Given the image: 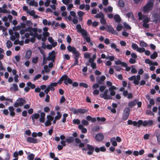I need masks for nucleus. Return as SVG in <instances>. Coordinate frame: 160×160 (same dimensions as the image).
Listing matches in <instances>:
<instances>
[{
    "instance_id": "nucleus-1",
    "label": "nucleus",
    "mask_w": 160,
    "mask_h": 160,
    "mask_svg": "<svg viewBox=\"0 0 160 160\" xmlns=\"http://www.w3.org/2000/svg\"><path fill=\"white\" fill-rule=\"evenodd\" d=\"M67 48L69 52H71L74 55V59H78L80 56V54L77 49L74 47L68 45Z\"/></svg>"
},
{
    "instance_id": "nucleus-2",
    "label": "nucleus",
    "mask_w": 160,
    "mask_h": 160,
    "mask_svg": "<svg viewBox=\"0 0 160 160\" xmlns=\"http://www.w3.org/2000/svg\"><path fill=\"white\" fill-rule=\"evenodd\" d=\"M74 140L76 143L79 144L78 145L79 148L83 147L84 146V144L81 142V140L78 138H76L74 139L72 137H69L66 139V141L68 143H70L73 142Z\"/></svg>"
},
{
    "instance_id": "nucleus-3",
    "label": "nucleus",
    "mask_w": 160,
    "mask_h": 160,
    "mask_svg": "<svg viewBox=\"0 0 160 160\" xmlns=\"http://www.w3.org/2000/svg\"><path fill=\"white\" fill-rule=\"evenodd\" d=\"M154 0H149L147 4L143 8V10L145 12H148L152 10Z\"/></svg>"
},
{
    "instance_id": "nucleus-4",
    "label": "nucleus",
    "mask_w": 160,
    "mask_h": 160,
    "mask_svg": "<svg viewBox=\"0 0 160 160\" xmlns=\"http://www.w3.org/2000/svg\"><path fill=\"white\" fill-rule=\"evenodd\" d=\"M106 85L109 87H110L108 88V90L110 92L111 95L114 96L116 94L115 90L116 89V88L114 86H112V83L109 81L106 82Z\"/></svg>"
},
{
    "instance_id": "nucleus-5",
    "label": "nucleus",
    "mask_w": 160,
    "mask_h": 160,
    "mask_svg": "<svg viewBox=\"0 0 160 160\" xmlns=\"http://www.w3.org/2000/svg\"><path fill=\"white\" fill-rule=\"evenodd\" d=\"M26 103V102L24 99L22 98H18L14 103L13 106L15 108L22 107Z\"/></svg>"
},
{
    "instance_id": "nucleus-6",
    "label": "nucleus",
    "mask_w": 160,
    "mask_h": 160,
    "mask_svg": "<svg viewBox=\"0 0 160 160\" xmlns=\"http://www.w3.org/2000/svg\"><path fill=\"white\" fill-rule=\"evenodd\" d=\"M109 91L108 89H106L103 93L100 94V97L102 98H103L105 99H112V98L110 94H109Z\"/></svg>"
},
{
    "instance_id": "nucleus-7",
    "label": "nucleus",
    "mask_w": 160,
    "mask_h": 160,
    "mask_svg": "<svg viewBox=\"0 0 160 160\" xmlns=\"http://www.w3.org/2000/svg\"><path fill=\"white\" fill-rule=\"evenodd\" d=\"M153 122L152 120H145L143 121L142 120H138V127L142 125L143 126H146L147 125L150 126L153 124Z\"/></svg>"
},
{
    "instance_id": "nucleus-8",
    "label": "nucleus",
    "mask_w": 160,
    "mask_h": 160,
    "mask_svg": "<svg viewBox=\"0 0 160 160\" xmlns=\"http://www.w3.org/2000/svg\"><path fill=\"white\" fill-rule=\"evenodd\" d=\"M27 30L30 32L31 36L35 37L37 35L38 29L36 28H33L31 27H29L27 28Z\"/></svg>"
},
{
    "instance_id": "nucleus-9",
    "label": "nucleus",
    "mask_w": 160,
    "mask_h": 160,
    "mask_svg": "<svg viewBox=\"0 0 160 160\" xmlns=\"http://www.w3.org/2000/svg\"><path fill=\"white\" fill-rule=\"evenodd\" d=\"M130 109L129 107H126L123 110L122 118L124 120L127 119L129 116Z\"/></svg>"
},
{
    "instance_id": "nucleus-10",
    "label": "nucleus",
    "mask_w": 160,
    "mask_h": 160,
    "mask_svg": "<svg viewBox=\"0 0 160 160\" xmlns=\"http://www.w3.org/2000/svg\"><path fill=\"white\" fill-rule=\"evenodd\" d=\"M77 31L81 34L82 36H86L87 35V32L84 29L82 28L80 24H77L76 26Z\"/></svg>"
},
{
    "instance_id": "nucleus-11",
    "label": "nucleus",
    "mask_w": 160,
    "mask_h": 160,
    "mask_svg": "<svg viewBox=\"0 0 160 160\" xmlns=\"http://www.w3.org/2000/svg\"><path fill=\"white\" fill-rule=\"evenodd\" d=\"M62 78L64 79V82L66 85H68V83L72 84V80L66 75H63L62 77Z\"/></svg>"
},
{
    "instance_id": "nucleus-12",
    "label": "nucleus",
    "mask_w": 160,
    "mask_h": 160,
    "mask_svg": "<svg viewBox=\"0 0 160 160\" xmlns=\"http://www.w3.org/2000/svg\"><path fill=\"white\" fill-rule=\"evenodd\" d=\"M55 52L52 51L49 54L47 58V60L48 61L51 60L52 62H54L55 58Z\"/></svg>"
},
{
    "instance_id": "nucleus-13",
    "label": "nucleus",
    "mask_w": 160,
    "mask_h": 160,
    "mask_svg": "<svg viewBox=\"0 0 160 160\" xmlns=\"http://www.w3.org/2000/svg\"><path fill=\"white\" fill-rule=\"evenodd\" d=\"M106 77L104 75H102L101 77L97 76L96 78L97 82L100 84H103L104 81Z\"/></svg>"
},
{
    "instance_id": "nucleus-14",
    "label": "nucleus",
    "mask_w": 160,
    "mask_h": 160,
    "mask_svg": "<svg viewBox=\"0 0 160 160\" xmlns=\"http://www.w3.org/2000/svg\"><path fill=\"white\" fill-rule=\"evenodd\" d=\"M27 141L30 143H36L39 142V140L38 139L31 137H28Z\"/></svg>"
},
{
    "instance_id": "nucleus-15",
    "label": "nucleus",
    "mask_w": 160,
    "mask_h": 160,
    "mask_svg": "<svg viewBox=\"0 0 160 160\" xmlns=\"http://www.w3.org/2000/svg\"><path fill=\"white\" fill-rule=\"evenodd\" d=\"M107 31L115 35H117L118 34L117 32L110 26H109L107 27Z\"/></svg>"
},
{
    "instance_id": "nucleus-16",
    "label": "nucleus",
    "mask_w": 160,
    "mask_h": 160,
    "mask_svg": "<svg viewBox=\"0 0 160 160\" xmlns=\"http://www.w3.org/2000/svg\"><path fill=\"white\" fill-rule=\"evenodd\" d=\"M104 138L103 135L101 133L97 134L95 136V139L97 141H101Z\"/></svg>"
},
{
    "instance_id": "nucleus-17",
    "label": "nucleus",
    "mask_w": 160,
    "mask_h": 160,
    "mask_svg": "<svg viewBox=\"0 0 160 160\" xmlns=\"http://www.w3.org/2000/svg\"><path fill=\"white\" fill-rule=\"evenodd\" d=\"M138 101V99H136L133 101H130L128 103V106L131 108H132L137 104Z\"/></svg>"
},
{
    "instance_id": "nucleus-18",
    "label": "nucleus",
    "mask_w": 160,
    "mask_h": 160,
    "mask_svg": "<svg viewBox=\"0 0 160 160\" xmlns=\"http://www.w3.org/2000/svg\"><path fill=\"white\" fill-rule=\"evenodd\" d=\"M8 109L10 112V115L11 117L15 116V113L14 112V108L13 107L11 106L8 107Z\"/></svg>"
},
{
    "instance_id": "nucleus-19",
    "label": "nucleus",
    "mask_w": 160,
    "mask_h": 160,
    "mask_svg": "<svg viewBox=\"0 0 160 160\" xmlns=\"http://www.w3.org/2000/svg\"><path fill=\"white\" fill-rule=\"evenodd\" d=\"M10 89L12 91L15 92L18 90V88L16 84L13 83L12 86L10 87Z\"/></svg>"
},
{
    "instance_id": "nucleus-20",
    "label": "nucleus",
    "mask_w": 160,
    "mask_h": 160,
    "mask_svg": "<svg viewBox=\"0 0 160 160\" xmlns=\"http://www.w3.org/2000/svg\"><path fill=\"white\" fill-rule=\"evenodd\" d=\"M32 54V52L30 50H28L26 52L25 56V58L26 59H29L31 56Z\"/></svg>"
},
{
    "instance_id": "nucleus-21",
    "label": "nucleus",
    "mask_w": 160,
    "mask_h": 160,
    "mask_svg": "<svg viewBox=\"0 0 160 160\" xmlns=\"http://www.w3.org/2000/svg\"><path fill=\"white\" fill-rule=\"evenodd\" d=\"M78 128L80 130H81L82 132L83 133H85L87 131V129L85 128H84L82 124L79 125Z\"/></svg>"
},
{
    "instance_id": "nucleus-22",
    "label": "nucleus",
    "mask_w": 160,
    "mask_h": 160,
    "mask_svg": "<svg viewBox=\"0 0 160 160\" xmlns=\"http://www.w3.org/2000/svg\"><path fill=\"white\" fill-rule=\"evenodd\" d=\"M114 19L115 22L118 23L120 22L121 20V18L118 14H115L114 16Z\"/></svg>"
},
{
    "instance_id": "nucleus-23",
    "label": "nucleus",
    "mask_w": 160,
    "mask_h": 160,
    "mask_svg": "<svg viewBox=\"0 0 160 160\" xmlns=\"http://www.w3.org/2000/svg\"><path fill=\"white\" fill-rule=\"evenodd\" d=\"M106 150V148L104 147H101L100 148L96 147L95 149V151L97 152H99L100 151L104 152Z\"/></svg>"
},
{
    "instance_id": "nucleus-24",
    "label": "nucleus",
    "mask_w": 160,
    "mask_h": 160,
    "mask_svg": "<svg viewBox=\"0 0 160 160\" xmlns=\"http://www.w3.org/2000/svg\"><path fill=\"white\" fill-rule=\"evenodd\" d=\"M86 119L88 121H91L92 122H95L96 121V119L95 118H92L90 116H88L86 117Z\"/></svg>"
},
{
    "instance_id": "nucleus-25",
    "label": "nucleus",
    "mask_w": 160,
    "mask_h": 160,
    "mask_svg": "<svg viewBox=\"0 0 160 160\" xmlns=\"http://www.w3.org/2000/svg\"><path fill=\"white\" fill-rule=\"evenodd\" d=\"M111 47L112 49H115L117 52H120L119 49L118 48L117 46L115 43H112L111 45Z\"/></svg>"
},
{
    "instance_id": "nucleus-26",
    "label": "nucleus",
    "mask_w": 160,
    "mask_h": 160,
    "mask_svg": "<svg viewBox=\"0 0 160 160\" xmlns=\"http://www.w3.org/2000/svg\"><path fill=\"white\" fill-rule=\"evenodd\" d=\"M158 14L157 13H155L152 15V17L154 18V21L156 23H157L158 20Z\"/></svg>"
},
{
    "instance_id": "nucleus-27",
    "label": "nucleus",
    "mask_w": 160,
    "mask_h": 160,
    "mask_svg": "<svg viewBox=\"0 0 160 160\" xmlns=\"http://www.w3.org/2000/svg\"><path fill=\"white\" fill-rule=\"evenodd\" d=\"M110 141L111 142L112 145L114 147L116 146L117 145V141L115 137L111 138L110 139Z\"/></svg>"
},
{
    "instance_id": "nucleus-28",
    "label": "nucleus",
    "mask_w": 160,
    "mask_h": 160,
    "mask_svg": "<svg viewBox=\"0 0 160 160\" xmlns=\"http://www.w3.org/2000/svg\"><path fill=\"white\" fill-rule=\"evenodd\" d=\"M40 117V115L38 113H35L32 116V119L33 121H34L35 119H38Z\"/></svg>"
},
{
    "instance_id": "nucleus-29",
    "label": "nucleus",
    "mask_w": 160,
    "mask_h": 160,
    "mask_svg": "<svg viewBox=\"0 0 160 160\" xmlns=\"http://www.w3.org/2000/svg\"><path fill=\"white\" fill-rule=\"evenodd\" d=\"M29 4L30 6H34L35 7H37L38 5V3L37 2H35L34 0H33L30 1L29 3Z\"/></svg>"
},
{
    "instance_id": "nucleus-30",
    "label": "nucleus",
    "mask_w": 160,
    "mask_h": 160,
    "mask_svg": "<svg viewBox=\"0 0 160 160\" xmlns=\"http://www.w3.org/2000/svg\"><path fill=\"white\" fill-rule=\"evenodd\" d=\"M104 15L102 12H100L97 13L94 16V17L96 18H101L104 16Z\"/></svg>"
},
{
    "instance_id": "nucleus-31",
    "label": "nucleus",
    "mask_w": 160,
    "mask_h": 160,
    "mask_svg": "<svg viewBox=\"0 0 160 160\" xmlns=\"http://www.w3.org/2000/svg\"><path fill=\"white\" fill-rule=\"evenodd\" d=\"M138 18L139 20H142L144 19L146 16H145L144 15H143L142 14L141 12H139L138 13Z\"/></svg>"
},
{
    "instance_id": "nucleus-32",
    "label": "nucleus",
    "mask_w": 160,
    "mask_h": 160,
    "mask_svg": "<svg viewBox=\"0 0 160 160\" xmlns=\"http://www.w3.org/2000/svg\"><path fill=\"white\" fill-rule=\"evenodd\" d=\"M6 47L7 48H11L12 46V44L10 40H8L6 43Z\"/></svg>"
},
{
    "instance_id": "nucleus-33",
    "label": "nucleus",
    "mask_w": 160,
    "mask_h": 160,
    "mask_svg": "<svg viewBox=\"0 0 160 160\" xmlns=\"http://www.w3.org/2000/svg\"><path fill=\"white\" fill-rule=\"evenodd\" d=\"M139 45L141 47H146L147 46V44L143 41H140Z\"/></svg>"
},
{
    "instance_id": "nucleus-34",
    "label": "nucleus",
    "mask_w": 160,
    "mask_h": 160,
    "mask_svg": "<svg viewBox=\"0 0 160 160\" xmlns=\"http://www.w3.org/2000/svg\"><path fill=\"white\" fill-rule=\"evenodd\" d=\"M126 17L129 18H131L132 20H133L134 19V16L132 12H128L126 14Z\"/></svg>"
},
{
    "instance_id": "nucleus-35",
    "label": "nucleus",
    "mask_w": 160,
    "mask_h": 160,
    "mask_svg": "<svg viewBox=\"0 0 160 160\" xmlns=\"http://www.w3.org/2000/svg\"><path fill=\"white\" fill-rule=\"evenodd\" d=\"M158 54L156 52H154L153 54H152L150 56V58L152 59H154L158 56Z\"/></svg>"
},
{
    "instance_id": "nucleus-36",
    "label": "nucleus",
    "mask_w": 160,
    "mask_h": 160,
    "mask_svg": "<svg viewBox=\"0 0 160 160\" xmlns=\"http://www.w3.org/2000/svg\"><path fill=\"white\" fill-rule=\"evenodd\" d=\"M35 157V155L33 153L29 154L27 157L28 160H33Z\"/></svg>"
},
{
    "instance_id": "nucleus-37",
    "label": "nucleus",
    "mask_w": 160,
    "mask_h": 160,
    "mask_svg": "<svg viewBox=\"0 0 160 160\" xmlns=\"http://www.w3.org/2000/svg\"><path fill=\"white\" fill-rule=\"evenodd\" d=\"M27 85L28 87H30L32 89H34L35 88V85L32 84L31 82H29L27 83Z\"/></svg>"
},
{
    "instance_id": "nucleus-38",
    "label": "nucleus",
    "mask_w": 160,
    "mask_h": 160,
    "mask_svg": "<svg viewBox=\"0 0 160 160\" xmlns=\"http://www.w3.org/2000/svg\"><path fill=\"white\" fill-rule=\"evenodd\" d=\"M86 110L85 109L79 108L78 109V113L84 114L86 112Z\"/></svg>"
},
{
    "instance_id": "nucleus-39",
    "label": "nucleus",
    "mask_w": 160,
    "mask_h": 160,
    "mask_svg": "<svg viewBox=\"0 0 160 160\" xmlns=\"http://www.w3.org/2000/svg\"><path fill=\"white\" fill-rule=\"evenodd\" d=\"M137 52L139 53H142L145 51V49L143 47L139 48L136 49Z\"/></svg>"
},
{
    "instance_id": "nucleus-40",
    "label": "nucleus",
    "mask_w": 160,
    "mask_h": 160,
    "mask_svg": "<svg viewBox=\"0 0 160 160\" xmlns=\"http://www.w3.org/2000/svg\"><path fill=\"white\" fill-rule=\"evenodd\" d=\"M62 3L66 5H68L69 3L72 2V0H62Z\"/></svg>"
},
{
    "instance_id": "nucleus-41",
    "label": "nucleus",
    "mask_w": 160,
    "mask_h": 160,
    "mask_svg": "<svg viewBox=\"0 0 160 160\" xmlns=\"http://www.w3.org/2000/svg\"><path fill=\"white\" fill-rule=\"evenodd\" d=\"M100 22L102 24L105 25L106 23V21L105 18L104 16L100 18Z\"/></svg>"
},
{
    "instance_id": "nucleus-42",
    "label": "nucleus",
    "mask_w": 160,
    "mask_h": 160,
    "mask_svg": "<svg viewBox=\"0 0 160 160\" xmlns=\"http://www.w3.org/2000/svg\"><path fill=\"white\" fill-rule=\"evenodd\" d=\"M48 30V28L47 27H45L43 28V31L45 32H43V35L44 36H48L49 35V33L48 32H45L47 31Z\"/></svg>"
},
{
    "instance_id": "nucleus-43",
    "label": "nucleus",
    "mask_w": 160,
    "mask_h": 160,
    "mask_svg": "<svg viewBox=\"0 0 160 160\" xmlns=\"http://www.w3.org/2000/svg\"><path fill=\"white\" fill-rule=\"evenodd\" d=\"M118 4L119 6L121 7H123L124 6V2L122 0H119V1Z\"/></svg>"
},
{
    "instance_id": "nucleus-44",
    "label": "nucleus",
    "mask_w": 160,
    "mask_h": 160,
    "mask_svg": "<svg viewBox=\"0 0 160 160\" xmlns=\"http://www.w3.org/2000/svg\"><path fill=\"white\" fill-rule=\"evenodd\" d=\"M88 34L87 33V35L86 36H83V38L85 39L87 42H89L90 41V38L88 37Z\"/></svg>"
},
{
    "instance_id": "nucleus-45",
    "label": "nucleus",
    "mask_w": 160,
    "mask_h": 160,
    "mask_svg": "<svg viewBox=\"0 0 160 160\" xmlns=\"http://www.w3.org/2000/svg\"><path fill=\"white\" fill-rule=\"evenodd\" d=\"M122 28V26L121 24H118L116 27V30L118 31H120Z\"/></svg>"
},
{
    "instance_id": "nucleus-46",
    "label": "nucleus",
    "mask_w": 160,
    "mask_h": 160,
    "mask_svg": "<svg viewBox=\"0 0 160 160\" xmlns=\"http://www.w3.org/2000/svg\"><path fill=\"white\" fill-rule=\"evenodd\" d=\"M115 59V57L113 55L112 56H107L106 57V59H109L111 61H113Z\"/></svg>"
},
{
    "instance_id": "nucleus-47",
    "label": "nucleus",
    "mask_w": 160,
    "mask_h": 160,
    "mask_svg": "<svg viewBox=\"0 0 160 160\" xmlns=\"http://www.w3.org/2000/svg\"><path fill=\"white\" fill-rule=\"evenodd\" d=\"M106 87L105 86L102 85L99 87V90L101 92H102L106 89Z\"/></svg>"
},
{
    "instance_id": "nucleus-48",
    "label": "nucleus",
    "mask_w": 160,
    "mask_h": 160,
    "mask_svg": "<svg viewBox=\"0 0 160 160\" xmlns=\"http://www.w3.org/2000/svg\"><path fill=\"white\" fill-rule=\"evenodd\" d=\"M38 57H33L32 58V62L33 63L36 64L37 63L38 61Z\"/></svg>"
},
{
    "instance_id": "nucleus-49",
    "label": "nucleus",
    "mask_w": 160,
    "mask_h": 160,
    "mask_svg": "<svg viewBox=\"0 0 160 160\" xmlns=\"http://www.w3.org/2000/svg\"><path fill=\"white\" fill-rule=\"evenodd\" d=\"M44 69L46 73L50 71V69L48 68V66L47 65H45L44 66Z\"/></svg>"
},
{
    "instance_id": "nucleus-50",
    "label": "nucleus",
    "mask_w": 160,
    "mask_h": 160,
    "mask_svg": "<svg viewBox=\"0 0 160 160\" xmlns=\"http://www.w3.org/2000/svg\"><path fill=\"white\" fill-rule=\"evenodd\" d=\"M73 123L74 124H80V121L78 119H74L73 120Z\"/></svg>"
},
{
    "instance_id": "nucleus-51",
    "label": "nucleus",
    "mask_w": 160,
    "mask_h": 160,
    "mask_svg": "<svg viewBox=\"0 0 160 160\" xmlns=\"http://www.w3.org/2000/svg\"><path fill=\"white\" fill-rule=\"evenodd\" d=\"M42 23L44 25H47L48 24V25H50L51 24V22H48V20L46 19H44L42 21Z\"/></svg>"
},
{
    "instance_id": "nucleus-52",
    "label": "nucleus",
    "mask_w": 160,
    "mask_h": 160,
    "mask_svg": "<svg viewBox=\"0 0 160 160\" xmlns=\"http://www.w3.org/2000/svg\"><path fill=\"white\" fill-rule=\"evenodd\" d=\"M97 120L98 122H104L106 120V118L104 117L100 118L99 117H97Z\"/></svg>"
},
{
    "instance_id": "nucleus-53",
    "label": "nucleus",
    "mask_w": 160,
    "mask_h": 160,
    "mask_svg": "<svg viewBox=\"0 0 160 160\" xmlns=\"http://www.w3.org/2000/svg\"><path fill=\"white\" fill-rule=\"evenodd\" d=\"M123 25L125 28L128 29H131V27L126 22H123Z\"/></svg>"
},
{
    "instance_id": "nucleus-54",
    "label": "nucleus",
    "mask_w": 160,
    "mask_h": 160,
    "mask_svg": "<svg viewBox=\"0 0 160 160\" xmlns=\"http://www.w3.org/2000/svg\"><path fill=\"white\" fill-rule=\"evenodd\" d=\"M27 13L29 14L30 15L32 16L34 15V14H35V12L33 10H32L31 11L29 10L28 11H27Z\"/></svg>"
},
{
    "instance_id": "nucleus-55",
    "label": "nucleus",
    "mask_w": 160,
    "mask_h": 160,
    "mask_svg": "<svg viewBox=\"0 0 160 160\" xmlns=\"http://www.w3.org/2000/svg\"><path fill=\"white\" fill-rule=\"evenodd\" d=\"M70 110L74 114H77L78 113V109L73 108H71L70 109Z\"/></svg>"
},
{
    "instance_id": "nucleus-56",
    "label": "nucleus",
    "mask_w": 160,
    "mask_h": 160,
    "mask_svg": "<svg viewBox=\"0 0 160 160\" xmlns=\"http://www.w3.org/2000/svg\"><path fill=\"white\" fill-rule=\"evenodd\" d=\"M27 28H26L24 29H21L19 32L20 34L21 35H22V34H24L25 33V32H28V31L27 30H27Z\"/></svg>"
},
{
    "instance_id": "nucleus-57",
    "label": "nucleus",
    "mask_w": 160,
    "mask_h": 160,
    "mask_svg": "<svg viewBox=\"0 0 160 160\" xmlns=\"http://www.w3.org/2000/svg\"><path fill=\"white\" fill-rule=\"evenodd\" d=\"M47 120H48L51 122L52 121L53 119L54 118L52 116L50 115H48L47 116Z\"/></svg>"
},
{
    "instance_id": "nucleus-58",
    "label": "nucleus",
    "mask_w": 160,
    "mask_h": 160,
    "mask_svg": "<svg viewBox=\"0 0 160 160\" xmlns=\"http://www.w3.org/2000/svg\"><path fill=\"white\" fill-rule=\"evenodd\" d=\"M87 146L88 148L89 151H94V148L92 146L89 144H87Z\"/></svg>"
},
{
    "instance_id": "nucleus-59",
    "label": "nucleus",
    "mask_w": 160,
    "mask_h": 160,
    "mask_svg": "<svg viewBox=\"0 0 160 160\" xmlns=\"http://www.w3.org/2000/svg\"><path fill=\"white\" fill-rule=\"evenodd\" d=\"M99 84H100L97 82V83L94 84L92 86V88L94 89H96L98 88L99 87Z\"/></svg>"
},
{
    "instance_id": "nucleus-60",
    "label": "nucleus",
    "mask_w": 160,
    "mask_h": 160,
    "mask_svg": "<svg viewBox=\"0 0 160 160\" xmlns=\"http://www.w3.org/2000/svg\"><path fill=\"white\" fill-rule=\"evenodd\" d=\"M132 47L133 49H137L138 48V45L134 43H132Z\"/></svg>"
},
{
    "instance_id": "nucleus-61",
    "label": "nucleus",
    "mask_w": 160,
    "mask_h": 160,
    "mask_svg": "<svg viewBox=\"0 0 160 160\" xmlns=\"http://www.w3.org/2000/svg\"><path fill=\"white\" fill-rule=\"evenodd\" d=\"M136 59H135L134 58H131L129 59V62L130 64H134L136 62Z\"/></svg>"
},
{
    "instance_id": "nucleus-62",
    "label": "nucleus",
    "mask_w": 160,
    "mask_h": 160,
    "mask_svg": "<svg viewBox=\"0 0 160 160\" xmlns=\"http://www.w3.org/2000/svg\"><path fill=\"white\" fill-rule=\"evenodd\" d=\"M79 85L80 86L83 87L85 88H87L88 87V85L87 84L84 83V82H81L80 83Z\"/></svg>"
},
{
    "instance_id": "nucleus-63",
    "label": "nucleus",
    "mask_w": 160,
    "mask_h": 160,
    "mask_svg": "<svg viewBox=\"0 0 160 160\" xmlns=\"http://www.w3.org/2000/svg\"><path fill=\"white\" fill-rule=\"evenodd\" d=\"M68 5V6L67 8V10L68 11H70L71 9L73 8V4H70Z\"/></svg>"
},
{
    "instance_id": "nucleus-64",
    "label": "nucleus",
    "mask_w": 160,
    "mask_h": 160,
    "mask_svg": "<svg viewBox=\"0 0 160 160\" xmlns=\"http://www.w3.org/2000/svg\"><path fill=\"white\" fill-rule=\"evenodd\" d=\"M77 14L79 17H82L84 15V13L82 11H79L78 12Z\"/></svg>"
}]
</instances>
